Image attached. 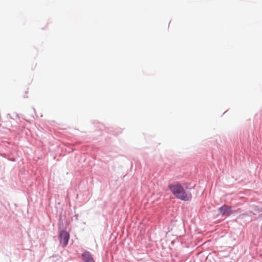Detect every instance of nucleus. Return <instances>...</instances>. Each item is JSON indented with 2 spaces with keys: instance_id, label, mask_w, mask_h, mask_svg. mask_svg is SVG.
Masks as SVG:
<instances>
[{
  "instance_id": "2",
  "label": "nucleus",
  "mask_w": 262,
  "mask_h": 262,
  "mask_svg": "<svg viewBox=\"0 0 262 262\" xmlns=\"http://www.w3.org/2000/svg\"><path fill=\"white\" fill-rule=\"evenodd\" d=\"M70 233L64 230H61L59 231L58 238L60 244L63 247H66L69 243L70 239Z\"/></svg>"
},
{
  "instance_id": "4",
  "label": "nucleus",
  "mask_w": 262,
  "mask_h": 262,
  "mask_svg": "<svg viewBox=\"0 0 262 262\" xmlns=\"http://www.w3.org/2000/svg\"><path fill=\"white\" fill-rule=\"evenodd\" d=\"M80 262H95V260L91 253L85 250L81 254Z\"/></svg>"
},
{
  "instance_id": "6",
  "label": "nucleus",
  "mask_w": 262,
  "mask_h": 262,
  "mask_svg": "<svg viewBox=\"0 0 262 262\" xmlns=\"http://www.w3.org/2000/svg\"><path fill=\"white\" fill-rule=\"evenodd\" d=\"M185 184L186 185V186H185V188H185V189L186 190V189H188V185H189V184L185 183Z\"/></svg>"
},
{
  "instance_id": "7",
  "label": "nucleus",
  "mask_w": 262,
  "mask_h": 262,
  "mask_svg": "<svg viewBox=\"0 0 262 262\" xmlns=\"http://www.w3.org/2000/svg\"><path fill=\"white\" fill-rule=\"evenodd\" d=\"M8 160L9 161H15V159H13V158H11V159H8Z\"/></svg>"
},
{
  "instance_id": "1",
  "label": "nucleus",
  "mask_w": 262,
  "mask_h": 262,
  "mask_svg": "<svg viewBox=\"0 0 262 262\" xmlns=\"http://www.w3.org/2000/svg\"><path fill=\"white\" fill-rule=\"evenodd\" d=\"M168 188L178 199L183 201H188L191 199V193H187L184 187L178 181L168 184Z\"/></svg>"
},
{
  "instance_id": "3",
  "label": "nucleus",
  "mask_w": 262,
  "mask_h": 262,
  "mask_svg": "<svg viewBox=\"0 0 262 262\" xmlns=\"http://www.w3.org/2000/svg\"><path fill=\"white\" fill-rule=\"evenodd\" d=\"M219 211L225 217H229L234 213L232 207L226 204L221 206L219 208Z\"/></svg>"
},
{
  "instance_id": "5",
  "label": "nucleus",
  "mask_w": 262,
  "mask_h": 262,
  "mask_svg": "<svg viewBox=\"0 0 262 262\" xmlns=\"http://www.w3.org/2000/svg\"><path fill=\"white\" fill-rule=\"evenodd\" d=\"M117 132L115 133V134L116 135H118L119 134H121L122 133V129L120 128H117Z\"/></svg>"
},
{
  "instance_id": "8",
  "label": "nucleus",
  "mask_w": 262,
  "mask_h": 262,
  "mask_svg": "<svg viewBox=\"0 0 262 262\" xmlns=\"http://www.w3.org/2000/svg\"><path fill=\"white\" fill-rule=\"evenodd\" d=\"M6 154H2V155H1V156H2V157H6Z\"/></svg>"
}]
</instances>
